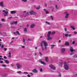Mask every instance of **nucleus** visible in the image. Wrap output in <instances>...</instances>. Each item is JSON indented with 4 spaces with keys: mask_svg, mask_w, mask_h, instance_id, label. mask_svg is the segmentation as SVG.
Masks as SVG:
<instances>
[{
    "mask_svg": "<svg viewBox=\"0 0 77 77\" xmlns=\"http://www.w3.org/2000/svg\"><path fill=\"white\" fill-rule=\"evenodd\" d=\"M1 21H5V20L4 19H2Z\"/></svg>",
    "mask_w": 77,
    "mask_h": 77,
    "instance_id": "34",
    "label": "nucleus"
},
{
    "mask_svg": "<svg viewBox=\"0 0 77 77\" xmlns=\"http://www.w3.org/2000/svg\"><path fill=\"white\" fill-rule=\"evenodd\" d=\"M4 46L3 45H2V46H1V48H4Z\"/></svg>",
    "mask_w": 77,
    "mask_h": 77,
    "instance_id": "44",
    "label": "nucleus"
},
{
    "mask_svg": "<svg viewBox=\"0 0 77 77\" xmlns=\"http://www.w3.org/2000/svg\"><path fill=\"white\" fill-rule=\"evenodd\" d=\"M37 47H36L35 48V49H37Z\"/></svg>",
    "mask_w": 77,
    "mask_h": 77,
    "instance_id": "64",
    "label": "nucleus"
},
{
    "mask_svg": "<svg viewBox=\"0 0 77 77\" xmlns=\"http://www.w3.org/2000/svg\"><path fill=\"white\" fill-rule=\"evenodd\" d=\"M29 14H31V15H32V14H35V13L34 12V11H30L29 12Z\"/></svg>",
    "mask_w": 77,
    "mask_h": 77,
    "instance_id": "15",
    "label": "nucleus"
},
{
    "mask_svg": "<svg viewBox=\"0 0 77 77\" xmlns=\"http://www.w3.org/2000/svg\"><path fill=\"white\" fill-rule=\"evenodd\" d=\"M44 11H45L46 14H49V11H46V9H44Z\"/></svg>",
    "mask_w": 77,
    "mask_h": 77,
    "instance_id": "16",
    "label": "nucleus"
},
{
    "mask_svg": "<svg viewBox=\"0 0 77 77\" xmlns=\"http://www.w3.org/2000/svg\"><path fill=\"white\" fill-rule=\"evenodd\" d=\"M24 31L25 32V33H26V32H27V28H25Z\"/></svg>",
    "mask_w": 77,
    "mask_h": 77,
    "instance_id": "25",
    "label": "nucleus"
},
{
    "mask_svg": "<svg viewBox=\"0 0 77 77\" xmlns=\"http://www.w3.org/2000/svg\"><path fill=\"white\" fill-rule=\"evenodd\" d=\"M9 10L7 9H5V10H3L2 12H3L4 16L7 17L9 15Z\"/></svg>",
    "mask_w": 77,
    "mask_h": 77,
    "instance_id": "2",
    "label": "nucleus"
},
{
    "mask_svg": "<svg viewBox=\"0 0 77 77\" xmlns=\"http://www.w3.org/2000/svg\"><path fill=\"white\" fill-rule=\"evenodd\" d=\"M59 77H61V74L60 73H59Z\"/></svg>",
    "mask_w": 77,
    "mask_h": 77,
    "instance_id": "40",
    "label": "nucleus"
},
{
    "mask_svg": "<svg viewBox=\"0 0 77 77\" xmlns=\"http://www.w3.org/2000/svg\"><path fill=\"white\" fill-rule=\"evenodd\" d=\"M32 72H34V73H38V70H37L36 69H35V68L34 69L32 70Z\"/></svg>",
    "mask_w": 77,
    "mask_h": 77,
    "instance_id": "9",
    "label": "nucleus"
},
{
    "mask_svg": "<svg viewBox=\"0 0 77 77\" xmlns=\"http://www.w3.org/2000/svg\"><path fill=\"white\" fill-rule=\"evenodd\" d=\"M64 30H65V32H66V31L67 30V29H66V28H64Z\"/></svg>",
    "mask_w": 77,
    "mask_h": 77,
    "instance_id": "43",
    "label": "nucleus"
},
{
    "mask_svg": "<svg viewBox=\"0 0 77 77\" xmlns=\"http://www.w3.org/2000/svg\"><path fill=\"white\" fill-rule=\"evenodd\" d=\"M12 18V17H11L8 18V19H10V18Z\"/></svg>",
    "mask_w": 77,
    "mask_h": 77,
    "instance_id": "49",
    "label": "nucleus"
},
{
    "mask_svg": "<svg viewBox=\"0 0 77 77\" xmlns=\"http://www.w3.org/2000/svg\"><path fill=\"white\" fill-rule=\"evenodd\" d=\"M17 12V11H11V14H15Z\"/></svg>",
    "mask_w": 77,
    "mask_h": 77,
    "instance_id": "12",
    "label": "nucleus"
},
{
    "mask_svg": "<svg viewBox=\"0 0 77 77\" xmlns=\"http://www.w3.org/2000/svg\"><path fill=\"white\" fill-rule=\"evenodd\" d=\"M3 60V58H0V60Z\"/></svg>",
    "mask_w": 77,
    "mask_h": 77,
    "instance_id": "41",
    "label": "nucleus"
},
{
    "mask_svg": "<svg viewBox=\"0 0 77 77\" xmlns=\"http://www.w3.org/2000/svg\"><path fill=\"white\" fill-rule=\"evenodd\" d=\"M2 26V24L0 23V26Z\"/></svg>",
    "mask_w": 77,
    "mask_h": 77,
    "instance_id": "62",
    "label": "nucleus"
},
{
    "mask_svg": "<svg viewBox=\"0 0 77 77\" xmlns=\"http://www.w3.org/2000/svg\"><path fill=\"white\" fill-rule=\"evenodd\" d=\"M54 47H55V45H51V49H53V48H54Z\"/></svg>",
    "mask_w": 77,
    "mask_h": 77,
    "instance_id": "24",
    "label": "nucleus"
},
{
    "mask_svg": "<svg viewBox=\"0 0 77 77\" xmlns=\"http://www.w3.org/2000/svg\"><path fill=\"white\" fill-rule=\"evenodd\" d=\"M49 67L51 69H54V70H55V69H56V67H55V66L52 64L50 65Z\"/></svg>",
    "mask_w": 77,
    "mask_h": 77,
    "instance_id": "6",
    "label": "nucleus"
},
{
    "mask_svg": "<svg viewBox=\"0 0 77 77\" xmlns=\"http://www.w3.org/2000/svg\"><path fill=\"white\" fill-rule=\"evenodd\" d=\"M11 66L12 67H14V65L13 64H11Z\"/></svg>",
    "mask_w": 77,
    "mask_h": 77,
    "instance_id": "57",
    "label": "nucleus"
},
{
    "mask_svg": "<svg viewBox=\"0 0 77 77\" xmlns=\"http://www.w3.org/2000/svg\"><path fill=\"white\" fill-rule=\"evenodd\" d=\"M65 36L66 37H68V34H66L65 35Z\"/></svg>",
    "mask_w": 77,
    "mask_h": 77,
    "instance_id": "30",
    "label": "nucleus"
},
{
    "mask_svg": "<svg viewBox=\"0 0 77 77\" xmlns=\"http://www.w3.org/2000/svg\"><path fill=\"white\" fill-rule=\"evenodd\" d=\"M23 74H29V73L26 72H23Z\"/></svg>",
    "mask_w": 77,
    "mask_h": 77,
    "instance_id": "21",
    "label": "nucleus"
},
{
    "mask_svg": "<svg viewBox=\"0 0 77 77\" xmlns=\"http://www.w3.org/2000/svg\"><path fill=\"white\" fill-rule=\"evenodd\" d=\"M4 51H6L7 50H8V48H4Z\"/></svg>",
    "mask_w": 77,
    "mask_h": 77,
    "instance_id": "33",
    "label": "nucleus"
},
{
    "mask_svg": "<svg viewBox=\"0 0 77 77\" xmlns=\"http://www.w3.org/2000/svg\"><path fill=\"white\" fill-rule=\"evenodd\" d=\"M0 6H1V7H4V3L3 2H0Z\"/></svg>",
    "mask_w": 77,
    "mask_h": 77,
    "instance_id": "10",
    "label": "nucleus"
},
{
    "mask_svg": "<svg viewBox=\"0 0 77 77\" xmlns=\"http://www.w3.org/2000/svg\"><path fill=\"white\" fill-rule=\"evenodd\" d=\"M39 54L40 55H41V56H42V54L41 52H39Z\"/></svg>",
    "mask_w": 77,
    "mask_h": 77,
    "instance_id": "55",
    "label": "nucleus"
},
{
    "mask_svg": "<svg viewBox=\"0 0 77 77\" xmlns=\"http://www.w3.org/2000/svg\"><path fill=\"white\" fill-rule=\"evenodd\" d=\"M23 42L24 43H25V39H24V38L23 39Z\"/></svg>",
    "mask_w": 77,
    "mask_h": 77,
    "instance_id": "45",
    "label": "nucleus"
},
{
    "mask_svg": "<svg viewBox=\"0 0 77 77\" xmlns=\"http://www.w3.org/2000/svg\"><path fill=\"white\" fill-rule=\"evenodd\" d=\"M39 62H40L41 63H42V64H43V65H46L45 63L44 62V61H42L41 60H39Z\"/></svg>",
    "mask_w": 77,
    "mask_h": 77,
    "instance_id": "11",
    "label": "nucleus"
},
{
    "mask_svg": "<svg viewBox=\"0 0 77 77\" xmlns=\"http://www.w3.org/2000/svg\"><path fill=\"white\" fill-rule=\"evenodd\" d=\"M58 42L59 43H60V42H61V40H59Z\"/></svg>",
    "mask_w": 77,
    "mask_h": 77,
    "instance_id": "51",
    "label": "nucleus"
},
{
    "mask_svg": "<svg viewBox=\"0 0 77 77\" xmlns=\"http://www.w3.org/2000/svg\"><path fill=\"white\" fill-rule=\"evenodd\" d=\"M36 9L37 10H39V9H40V6H39L38 7H37L36 8Z\"/></svg>",
    "mask_w": 77,
    "mask_h": 77,
    "instance_id": "27",
    "label": "nucleus"
},
{
    "mask_svg": "<svg viewBox=\"0 0 77 77\" xmlns=\"http://www.w3.org/2000/svg\"><path fill=\"white\" fill-rule=\"evenodd\" d=\"M73 57L74 58H77V55H74Z\"/></svg>",
    "mask_w": 77,
    "mask_h": 77,
    "instance_id": "31",
    "label": "nucleus"
},
{
    "mask_svg": "<svg viewBox=\"0 0 77 77\" xmlns=\"http://www.w3.org/2000/svg\"><path fill=\"white\" fill-rule=\"evenodd\" d=\"M21 47L23 48H25V47H24V46H21Z\"/></svg>",
    "mask_w": 77,
    "mask_h": 77,
    "instance_id": "42",
    "label": "nucleus"
},
{
    "mask_svg": "<svg viewBox=\"0 0 77 77\" xmlns=\"http://www.w3.org/2000/svg\"><path fill=\"white\" fill-rule=\"evenodd\" d=\"M40 72H42V71H43L42 69V68L40 69Z\"/></svg>",
    "mask_w": 77,
    "mask_h": 77,
    "instance_id": "36",
    "label": "nucleus"
},
{
    "mask_svg": "<svg viewBox=\"0 0 77 77\" xmlns=\"http://www.w3.org/2000/svg\"><path fill=\"white\" fill-rule=\"evenodd\" d=\"M13 33L14 34V35H21V34H20V32H18V31H16V32H13Z\"/></svg>",
    "mask_w": 77,
    "mask_h": 77,
    "instance_id": "7",
    "label": "nucleus"
},
{
    "mask_svg": "<svg viewBox=\"0 0 77 77\" xmlns=\"http://www.w3.org/2000/svg\"><path fill=\"white\" fill-rule=\"evenodd\" d=\"M18 23L17 21H14V24H17V23Z\"/></svg>",
    "mask_w": 77,
    "mask_h": 77,
    "instance_id": "38",
    "label": "nucleus"
},
{
    "mask_svg": "<svg viewBox=\"0 0 77 77\" xmlns=\"http://www.w3.org/2000/svg\"><path fill=\"white\" fill-rule=\"evenodd\" d=\"M51 33V31H49L48 32V40L50 41L52 39V37H50V35Z\"/></svg>",
    "mask_w": 77,
    "mask_h": 77,
    "instance_id": "3",
    "label": "nucleus"
},
{
    "mask_svg": "<svg viewBox=\"0 0 77 77\" xmlns=\"http://www.w3.org/2000/svg\"><path fill=\"white\" fill-rule=\"evenodd\" d=\"M21 73V71H19V72H17V74H19V73Z\"/></svg>",
    "mask_w": 77,
    "mask_h": 77,
    "instance_id": "39",
    "label": "nucleus"
},
{
    "mask_svg": "<svg viewBox=\"0 0 77 77\" xmlns=\"http://www.w3.org/2000/svg\"><path fill=\"white\" fill-rule=\"evenodd\" d=\"M2 66H3V67H6V66L4 64H3L2 65Z\"/></svg>",
    "mask_w": 77,
    "mask_h": 77,
    "instance_id": "37",
    "label": "nucleus"
},
{
    "mask_svg": "<svg viewBox=\"0 0 77 77\" xmlns=\"http://www.w3.org/2000/svg\"><path fill=\"white\" fill-rule=\"evenodd\" d=\"M51 18L52 20H53V16H51Z\"/></svg>",
    "mask_w": 77,
    "mask_h": 77,
    "instance_id": "32",
    "label": "nucleus"
},
{
    "mask_svg": "<svg viewBox=\"0 0 77 77\" xmlns=\"http://www.w3.org/2000/svg\"><path fill=\"white\" fill-rule=\"evenodd\" d=\"M72 44H75V41H73L72 42Z\"/></svg>",
    "mask_w": 77,
    "mask_h": 77,
    "instance_id": "46",
    "label": "nucleus"
},
{
    "mask_svg": "<svg viewBox=\"0 0 77 77\" xmlns=\"http://www.w3.org/2000/svg\"><path fill=\"white\" fill-rule=\"evenodd\" d=\"M71 28H72L73 30H75V27L73 26H70Z\"/></svg>",
    "mask_w": 77,
    "mask_h": 77,
    "instance_id": "19",
    "label": "nucleus"
},
{
    "mask_svg": "<svg viewBox=\"0 0 77 77\" xmlns=\"http://www.w3.org/2000/svg\"><path fill=\"white\" fill-rule=\"evenodd\" d=\"M62 63H61L60 64V66H62Z\"/></svg>",
    "mask_w": 77,
    "mask_h": 77,
    "instance_id": "47",
    "label": "nucleus"
},
{
    "mask_svg": "<svg viewBox=\"0 0 77 77\" xmlns=\"http://www.w3.org/2000/svg\"><path fill=\"white\" fill-rule=\"evenodd\" d=\"M65 45H67V46L69 45V42H66L65 43Z\"/></svg>",
    "mask_w": 77,
    "mask_h": 77,
    "instance_id": "17",
    "label": "nucleus"
},
{
    "mask_svg": "<svg viewBox=\"0 0 77 77\" xmlns=\"http://www.w3.org/2000/svg\"><path fill=\"white\" fill-rule=\"evenodd\" d=\"M29 25L27 24V26H26L27 27H29Z\"/></svg>",
    "mask_w": 77,
    "mask_h": 77,
    "instance_id": "59",
    "label": "nucleus"
},
{
    "mask_svg": "<svg viewBox=\"0 0 77 77\" xmlns=\"http://www.w3.org/2000/svg\"><path fill=\"white\" fill-rule=\"evenodd\" d=\"M45 23L46 24H48V25H50V23L47 21L45 22Z\"/></svg>",
    "mask_w": 77,
    "mask_h": 77,
    "instance_id": "23",
    "label": "nucleus"
},
{
    "mask_svg": "<svg viewBox=\"0 0 77 77\" xmlns=\"http://www.w3.org/2000/svg\"><path fill=\"white\" fill-rule=\"evenodd\" d=\"M41 48L42 51H44L45 50H47L48 43L45 40L43 41L41 43Z\"/></svg>",
    "mask_w": 77,
    "mask_h": 77,
    "instance_id": "1",
    "label": "nucleus"
},
{
    "mask_svg": "<svg viewBox=\"0 0 77 77\" xmlns=\"http://www.w3.org/2000/svg\"><path fill=\"white\" fill-rule=\"evenodd\" d=\"M0 63H3V62L2 61H0Z\"/></svg>",
    "mask_w": 77,
    "mask_h": 77,
    "instance_id": "48",
    "label": "nucleus"
},
{
    "mask_svg": "<svg viewBox=\"0 0 77 77\" xmlns=\"http://www.w3.org/2000/svg\"><path fill=\"white\" fill-rule=\"evenodd\" d=\"M35 26V25L34 24H32L31 26L30 27L31 28H33Z\"/></svg>",
    "mask_w": 77,
    "mask_h": 77,
    "instance_id": "14",
    "label": "nucleus"
},
{
    "mask_svg": "<svg viewBox=\"0 0 77 77\" xmlns=\"http://www.w3.org/2000/svg\"><path fill=\"white\" fill-rule=\"evenodd\" d=\"M12 42H14V41H11L10 42V43H12Z\"/></svg>",
    "mask_w": 77,
    "mask_h": 77,
    "instance_id": "61",
    "label": "nucleus"
},
{
    "mask_svg": "<svg viewBox=\"0 0 77 77\" xmlns=\"http://www.w3.org/2000/svg\"><path fill=\"white\" fill-rule=\"evenodd\" d=\"M27 76L28 77H30V75H28Z\"/></svg>",
    "mask_w": 77,
    "mask_h": 77,
    "instance_id": "58",
    "label": "nucleus"
},
{
    "mask_svg": "<svg viewBox=\"0 0 77 77\" xmlns=\"http://www.w3.org/2000/svg\"><path fill=\"white\" fill-rule=\"evenodd\" d=\"M30 74H31V75H33V73H30Z\"/></svg>",
    "mask_w": 77,
    "mask_h": 77,
    "instance_id": "52",
    "label": "nucleus"
},
{
    "mask_svg": "<svg viewBox=\"0 0 77 77\" xmlns=\"http://www.w3.org/2000/svg\"><path fill=\"white\" fill-rule=\"evenodd\" d=\"M15 39V38H14V37L12 38V39Z\"/></svg>",
    "mask_w": 77,
    "mask_h": 77,
    "instance_id": "63",
    "label": "nucleus"
},
{
    "mask_svg": "<svg viewBox=\"0 0 77 77\" xmlns=\"http://www.w3.org/2000/svg\"><path fill=\"white\" fill-rule=\"evenodd\" d=\"M55 32L54 31V32H52L51 33H52V34L53 35H54V34H55Z\"/></svg>",
    "mask_w": 77,
    "mask_h": 77,
    "instance_id": "35",
    "label": "nucleus"
},
{
    "mask_svg": "<svg viewBox=\"0 0 77 77\" xmlns=\"http://www.w3.org/2000/svg\"><path fill=\"white\" fill-rule=\"evenodd\" d=\"M55 8H56V9H57V5H56Z\"/></svg>",
    "mask_w": 77,
    "mask_h": 77,
    "instance_id": "60",
    "label": "nucleus"
},
{
    "mask_svg": "<svg viewBox=\"0 0 77 77\" xmlns=\"http://www.w3.org/2000/svg\"><path fill=\"white\" fill-rule=\"evenodd\" d=\"M74 34H77V32H74Z\"/></svg>",
    "mask_w": 77,
    "mask_h": 77,
    "instance_id": "53",
    "label": "nucleus"
},
{
    "mask_svg": "<svg viewBox=\"0 0 77 77\" xmlns=\"http://www.w3.org/2000/svg\"><path fill=\"white\" fill-rule=\"evenodd\" d=\"M16 65L18 69H20L22 67V65H21V64L19 63H17L16 64Z\"/></svg>",
    "mask_w": 77,
    "mask_h": 77,
    "instance_id": "5",
    "label": "nucleus"
},
{
    "mask_svg": "<svg viewBox=\"0 0 77 77\" xmlns=\"http://www.w3.org/2000/svg\"><path fill=\"white\" fill-rule=\"evenodd\" d=\"M64 67L65 69L67 70V69H68V68H69V65L68 64V63H66V61H65L64 63Z\"/></svg>",
    "mask_w": 77,
    "mask_h": 77,
    "instance_id": "4",
    "label": "nucleus"
},
{
    "mask_svg": "<svg viewBox=\"0 0 77 77\" xmlns=\"http://www.w3.org/2000/svg\"><path fill=\"white\" fill-rule=\"evenodd\" d=\"M4 59H7V58L6 57V56H4Z\"/></svg>",
    "mask_w": 77,
    "mask_h": 77,
    "instance_id": "50",
    "label": "nucleus"
},
{
    "mask_svg": "<svg viewBox=\"0 0 77 77\" xmlns=\"http://www.w3.org/2000/svg\"><path fill=\"white\" fill-rule=\"evenodd\" d=\"M21 1L24 2H27V0H21Z\"/></svg>",
    "mask_w": 77,
    "mask_h": 77,
    "instance_id": "29",
    "label": "nucleus"
},
{
    "mask_svg": "<svg viewBox=\"0 0 77 77\" xmlns=\"http://www.w3.org/2000/svg\"><path fill=\"white\" fill-rule=\"evenodd\" d=\"M45 60L46 62H48V57H45Z\"/></svg>",
    "mask_w": 77,
    "mask_h": 77,
    "instance_id": "26",
    "label": "nucleus"
},
{
    "mask_svg": "<svg viewBox=\"0 0 77 77\" xmlns=\"http://www.w3.org/2000/svg\"><path fill=\"white\" fill-rule=\"evenodd\" d=\"M15 24V21H13L11 23V24Z\"/></svg>",
    "mask_w": 77,
    "mask_h": 77,
    "instance_id": "28",
    "label": "nucleus"
},
{
    "mask_svg": "<svg viewBox=\"0 0 77 77\" xmlns=\"http://www.w3.org/2000/svg\"><path fill=\"white\" fill-rule=\"evenodd\" d=\"M45 6H47V3H45Z\"/></svg>",
    "mask_w": 77,
    "mask_h": 77,
    "instance_id": "54",
    "label": "nucleus"
},
{
    "mask_svg": "<svg viewBox=\"0 0 77 77\" xmlns=\"http://www.w3.org/2000/svg\"><path fill=\"white\" fill-rule=\"evenodd\" d=\"M62 53H64L65 51V48H62L61 50Z\"/></svg>",
    "mask_w": 77,
    "mask_h": 77,
    "instance_id": "13",
    "label": "nucleus"
},
{
    "mask_svg": "<svg viewBox=\"0 0 77 77\" xmlns=\"http://www.w3.org/2000/svg\"><path fill=\"white\" fill-rule=\"evenodd\" d=\"M68 36H69V37H71V35L70 34L68 35Z\"/></svg>",
    "mask_w": 77,
    "mask_h": 77,
    "instance_id": "56",
    "label": "nucleus"
},
{
    "mask_svg": "<svg viewBox=\"0 0 77 77\" xmlns=\"http://www.w3.org/2000/svg\"><path fill=\"white\" fill-rule=\"evenodd\" d=\"M69 15V14L68 13H67L66 14V16L65 17V18H68V17Z\"/></svg>",
    "mask_w": 77,
    "mask_h": 77,
    "instance_id": "18",
    "label": "nucleus"
},
{
    "mask_svg": "<svg viewBox=\"0 0 77 77\" xmlns=\"http://www.w3.org/2000/svg\"><path fill=\"white\" fill-rule=\"evenodd\" d=\"M9 54L8 57L9 58H11V53L10 52L9 53Z\"/></svg>",
    "mask_w": 77,
    "mask_h": 77,
    "instance_id": "22",
    "label": "nucleus"
},
{
    "mask_svg": "<svg viewBox=\"0 0 77 77\" xmlns=\"http://www.w3.org/2000/svg\"><path fill=\"white\" fill-rule=\"evenodd\" d=\"M4 61H5V63H6L8 64L9 63V61H8L7 60H4Z\"/></svg>",
    "mask_w": 77,
    "mask_h": 77,
    "instance_id": "20",
    "label": "nucleus"
},
{
    "mask_svg": "<svg viewBox=\"0 0 77 77\" xmlns=\"http://www.w3.org/2000/svg\"><path fill=\"white\" fill-rule=\"evenodd\" d=\"M70 51L71 52V53L70 54V55H72V54H73V53H72V52L74 51H75V50H73L72 47H71L70 48Z\"/></svg>",
    "mask_w": 77,
    "mask_h": 77,
    "instance_id": "8",
    "label": "nucleus"
}]
</instances>
